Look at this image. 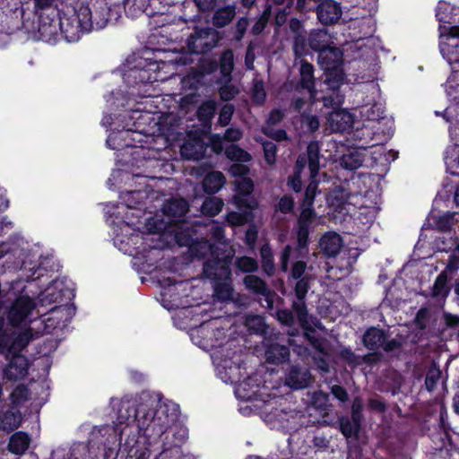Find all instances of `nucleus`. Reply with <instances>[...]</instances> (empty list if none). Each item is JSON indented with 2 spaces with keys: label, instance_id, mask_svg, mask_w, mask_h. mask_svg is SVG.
Wrapping results in <instances>:
<instances>
[{
  "label": "nucleus",
  "instance_id": "nucleus-1",
  "mask_svg": "<svg viewBox=\"0 0 459 459\" xmlns=\"http://www.w3.org/2000/svg\"><path fill=\"white\" fill-rule=\"evenodd\" d=\"M179 407L173 402L159 403L154 412L138 420L143 434L154 438L160 437L178 419Z\"/></svg>",
  "mask_w": 459,
  "mask_h": 459
},
{
  "label": "nucleus",
  "instance_id": "nucleus-2",
  "mask_svg": "<svg viewBox=\"0 0 459 459\" xmlns=\"http://www.w3.org/2000/svg\"><path fill=\"white\" fill-rule=\"evenodd\" d=\"M221 39L213 28H195L187 39V48L193 54H204L214 48Z\"/></svg>",
  "mask_w": 459,
  "mask_h": 459
},
{
  "label": "nucleus",
  "instance_id": "nucleus-3",
  "mask_svg": "<svg viewBox=\"0 0 459 459\" xmlns=\"http://www.w3.org/2000/svg\"><path fill=\"white\" fill-rule=\"evenodd\" d=\"M233 255H221L220 252L215 256L209 258L204 262L203 272L206 278L217 281H227L231 276L230 264Z\"/></svg>",
  "mask_w": 459,
  "mask_h": 459
},
{
  "label": "nucleus",
  "instance_id": "nucleus-4",
  "mask_svg": "<svg viewBox=\"0 0 459 459\" xmlns=\"http://www.w3.org/2000/svg\"><path fill=\"white\" fill-rule=\"evenodd\" d=\"M4 319H0V352L9 356L10 353H18L24 349L32 339L30 329L20 333L11 343L9 335L3 330Z\"/></svg>",
  "mask_w": 459,
  "mask_h": 459
},
{
  "label": "nucleus",
  "instance_id": "nucleus-5",
  "mask_svg": "<svg viewBox=\"0 0 459 459\" xmlns=\"http://www.w3.org/2000/svg\"><path fill=\"white\" fill-rule=\"evenodd\" d=\"M34 307L35 304L30 297H19L9 310L8 319L10 323L13 325L25 323Z\"/></svg>",
  "mask_w": 459,
  "mask_h": 459
},
{
  "label": "nucleus",
  "instance_id": "nucleus-6",
  "mask_svg": "<svg viewBox=\"0 0 459 459\" xmlns=\"http://www.w3.org/2000/svg\"><path fill=\"white\" fill-rule=\"evenodd\" d=\"M319 22L324 25L336 23L342 17L341 4L333 0H323L316 7Z\"/></svg>",
  "mask_w": 459,
  "mask_h": 459
},
{
  "label": "nucleus",
  "instance_id": "nucleus-7",
  "mask_svg": "<svg viewBox=\"0 0 459 459\" xmlns=\"http://www.w3.org/2000/svg\"><path fill=\"white\" fill-rule=\"evenodd\" d=\"M319 250L328 257L336 256L343 247L342 238L334 231L325 232L319 239Z\"/></svg>",
  "mask_w": 459,
  "mask_h": 459
},
{
  "label": "nucleus",
  "instance_id": "nucleus-8",
  "mask_svg": "<svg viewBox=\"0 0 459 459\" xmlns=\"http://www.w3.org/2000/svg\"><path fill=\"white\" fill-rule=\"evenodd\" d=\"M243 283L247 290L255 295L265 297L268 307H273V292L263 279L254 274H248L244 277Z\"/></svg>",
  "mask_w": 459,
  "mask_h": 459
},
{
  "label": "nucleus",
  "instance_id": "nucleus-9",
  "mask_svg": "<svg viewBox=\"0 0 459 459\" xmlns=\"http://www.w3.org/2000/svg\"><path fill=\"white\" fill-rule=\"evenodd\" d=\"M310 380L309 371L298 366H292L285 377V384L292 389L306 388Z\"/></svg>",
  "mask_w": 459,
  "mask_h": 459
},
{
  "label": "nucleus",
  "instance_id": "nucleus-10",
  "mask_svg": "<svg viewBox=\"0 0 459 459\" xmlns=\"http://www.w3.org/2000/svg\"><path fill=\"white\" fill-rule=\"evenodd\" d=\"M13 358L4 370V375L9 380H19L27 375L28 362L27 359L17 353H10Z\"/></svg>",
  "mask_w": 459,
  "mask_h": 459
},
{
  "label": "nucleus",
  "instance_id": "nucleus-11",
  "mask_svg": "<svg viewBox=\"0 0 459 459\" xmlns=\"http://www.w3.org/2000/svg\"><path fill=\"white\" fill-rule=\"evenodd\" d=\"M206 145L201 138L187 139L180 149V153L186 160H200L204 157Z\"/></svg>",
  "mask_w": 459,
  "mask_h": 459
},
{
  "label": "nucleus",
  "instance_id": "nucleus-12",
  "mask_svg": "<svg viewBox=\"0 0 459 459\" xmlns=\"http://www.w3.org/2000/svg\"><path fill=\"white\" fill-rule=\"evenodd\" d=\"M342 52L337 48H326L318 55V62L325 71L334 70L342 63Z\"/></svg>",
  "mask_w": 459,
  "mask_h": 459
},
{
  "label": "nucleus",
  "instance_id": "nucleus-13",
  "mask_svg": "<svg viewBox=\"0 0 459 459\" xmlns=\"http://www.w3.org/2000/svg\"><path fill=\"white\" fill-rule=\"evenodd\" d=\"M180 245H188L191 255L197 258H205L208 256L211 258L215 256V254L219 252L217 247L205 239L194 242L186 241V243H180Z\"/></svg>",
  "mask_w": 459,
  "mask_h": 459
},
{
  "label": "nucleus",
  "instance_id": "nucleus-14",
  "mask_svg": "<svg viewBox=\"0 0 459 459\" xmlns=\"http://www.w3.org/2000/svg\"><path fill=\"white\" fill-rule=\"evenodd\" d=\"M299 75L300 79L297 88L307 90L310 96L313 98L316 94L313 65L307 61L302 60L299 68Z\"/></svg>",
  "mask_w": 459,
  "mask_h": 459
},
{
  "label": "nucleus",
  "instance_id": "nucleus-15",
  "mask_svg": "<svg viewBox=\"0 0 459 459\" xmlns=\"http://www.w3.org/2000/svg\"><path fill=\"white\" fill-rule=\"evenodd\" d=\"M329 126L333 132H342L351 126L352 123L351 116L349 112L342 109H334L328 116Z\"/></svg>",
  "mask_w": 459,
  "mask_h": 459
},
{
  "label": "nucleus",
  "instance_id": "nucleus-16",
  "mask_svg": "<svg viewBox=\"0 0 459 459\" xmlns=\"http://www.w3.org/2000/svg\"><path fill=\"white\" fill-rule=\"evenodd\" d=\"M162 212L170 219L169 222L184 216L188 211V204L184 199H171L162 205Z\"/></svg>",
  "mask_w": 459,
  "mask_h": 459
},
{
  "label": "nucleus",
  "instance_id": "nucleus-17",
  "mask_svg": "<svg viewBox=\"0 0 459 459\" xmlns=\"http://www.w3.org/2000/svg\"><path fill=\"white\" fill-rule=\"evenodd\" d=\"M332 43V36L328 33L327 30H313L308 35V45L314 51L320 53Z\"/></svg>",
  "mask_w": 459,
  "mask_h": 459
},
{
  "label": "nucleus",
  "instance_id": "nucleus-18",
  "mask_svg": "<svg viewBox=\"0 0 459 459\" xmlns=\"http://www.w3.org/2000/svg\"><path fill=\"white\" fill-rule=\"evenodd\" d=\"M123 78L127 84L134 85L149 82L150 74L148 70L134 65V67L124 68Z\"/></svg>",
  "mask_w": 459,
  "mask_h": 459
},
{
  "label": "nucleus",
  "instance_id": "nucleus-19",
  "mask_svg": "<svg viewBox=\"0 0 459 459\" xmlns=\"http://www.w3.org/2000/svg\"><path fill=\"white\" fill-rule=\"evenodd\" d=\"M385 333L383 330L371 327L363 334V344L370 351H377L385 343Z\"/></svg>",
  "mask_w": 459,
  "mask_h": 459
},
{
  "label": "nucleus",
  "instance_id": "nucleus-20",
  "mask_svg": "<svg viewBox=\"0 0 459 459\" xmlns=\"http://www.w3.org/2000/svg\"><path fill=\"white\" fill-rule=\"evenodd\" d=\"M74 21L79 25L81 31H89L94 28L99 29L101 28V25L98 22L96 26H94L93 22L91 20V11L86 5H81L76 13L74 14Z\"/></svg>",
  "mask_w": 459,
  "mask_h": 459
},
{
  "label": "nucleus",
  "instance_id": "nucleus-21",
  "mask_svg": "<svg viewBox=\"0 0 459 459\" xmlns=\"http://www.w3.org/2000/svg\"><path fill=\"white\" fill-rule=\"evenodd\" d=\"M310 405L323 412L324 415L327 414L328 410L331 407L330 395L322 390L307 393Z\"/></svg>",
  "mask_w": 459,
  "mask_h": 459
},
{
  "label": "nucleus",
  "instance_id": "nucleus-22",
  "mask_svg": "<svg viewBox=\"0 0 459 459\" xmlns=\"http://www.w3.org/2000/svg\"><path fill=\"white\" fill-rule=\"evenodd\" d=\"M289 349L278 343L271 344L265 351L266 360L270 363L279 364L286 361L289 359Z\"/></svg>",
  "mask_w": 459,
  "mask_h": 459
},
{
  "label": "nucleus",
  "instance_id": "nucleus-23",
  "mask_svg": "<svg viewBox=\"0 0 459 459\" xmlns=\"http://www.w3.org/2000/svg\"><path fill=\"white\" fill-rule=\"evenodd\" d=\"M226 178L220 171L208 173L203 181L204 190L210 194L217 193L225 184Z\"/></svg>",
  "mask_w": 459,
  "mask_h": 459
},
{
  "label": "nucleus",
  "instance_id": "nucleus-24",
  "mask_svg": "<svg viewBox=\"0 0 459 459\" xmlns=\"http://www.w3.org/2000/svg\"><path fill=\"white\" fill-rule=\"evenodd\" d=\"M307 155L308 160V168L310 170L311 178H316L320 166H319V158H320V147L317 142H311L307 145Z\"/></svg>",
  "mask_w": 459,
  "mask_h": 459
},
{
  "label": "nucleus",
  "instance_id": "nucleus-25",
  "mask_svg": "<svg viewBox=\"0 0 459 459\" xmlns=\"http://www.w3.org/2000/svg\"><path fill=\"white\" fill-rule=\"evenodd\" d=\"M59 27L67 40L72 41L79 39L81 30L79 25L74 21V16L72 18L66 16L61 17Z\"/></svg>",
  "mask_w": 459,
  "mask_h": 459
},
{
  "label": "nucleus",
  "instance_id": "nucleus-26",
  "mask_svg": "<svg viewBox=\"0 0 459 459\" xmlns=\"http://www.w3.org/2000/svg\"><path fill=\"white\" fill-rule=\"evenodd\" d=\"M29 436L23 432H17L11 437L8 448L13 454L22 455L29 448Z\"/></svg>",
  "mask_w": 459,
  "mask_h": 459
},
{
  "label": "nucleus",
  "instance_id": "nucleus-27",
  "mask_svg": "<svg viewBox=\"0 0 459 459\" xmlns=\"http://www.w3.org/2000/svg\"><path fill=\"white\" fill-rule=\"evenodd\" d=\"M234 289L231 280L217 281L214 283L213 296L220 301H229L233 299Z\"/></svg>",
  "mask_w": 459,
  "mask_h": 459
},
{
  "label": "nucleus",
  "instance_id": "nucleus-28",
  "mask_svg": "<svg viewBox=\"0 0 459 459\" xmlns=\"http://www.w3.org/2000/svg\"><path fill=\"white\" fill-rule=\"evenodd\" d=\"M126 13L132 17L140 13H146L150 16V5L148 0H124Z\"/></svg>",
  "mask_w": 459,
  "mask_h": 459
},
{
  "label": "nucleus",
  "instance_id": "nucleus-29",
  "mask_svg": "<svg viewBox=\"0 0 459 459\" xmlns=\"http://www.w3.org/2000/svg\"><path fill=\"white\" fill-rule=\"evenodd\" d=\"M236 273H253L259 268L258 262L250 256L242 255L235 258Z\"/></svg>",
  "mask_w": 459,
  "mask_h": 459
},
{
  "label": "nucleus",
  "instance_id": "nucleus-30",
  "mask_svg": "<svg viewBox=\"0 0 459 459\" xmlns=\"http://www.w3.org/2000/svg\"><path fill=\"white\" fill-rule=\"evenodd\" d=\"M235 9L230 6L217 10L212 16V23L217 28L228 25L235 17Z\"/></svg>",
  "mask_w": 459,
  "mask_h": 459
},
{
  "label": "nucleus",
  "instance_id": "nucleus-31",
  "mask_svg": "<svg viewBox=\"0 0 459 459\" xmlns=\"http://www.w3.org/2000/svg\"><path fill=\"white\" fill-rule=\"evenodd\" d=\"M216 109H217V103L214 100H209L203 102L197 110L198 119L203 124L211 123V120L213 117V116L216 112Z\"/></svg>",
  "mask_w": 459,
  "mask_h": 459
},
{
  "label": "nucleus",
  "instance_id": "nucleus-32",
  "mask_svg": "<svg viewBox=\"0 0 459 459\" xmlns=\"http://www.w3.org/2000/svg\"><path fill=\"white\" fill-rule=\"evenodd\" d=\"M262 268L266 275L272 276L274 274L275 266L273 262V255L269 245H264L260 249Z\"/></svg>",
  "mask_w": 459,
  "mask_h": 459
},
{
  "label": "nucleus",
  "instance_id": "nucleus-33",
  "mask_svg": "<svg viewBox=\"0 0 459 459\" xmlns=\"http://www.w3.org/2000/svg\"><path fill=\"white\" fill-rule=\"evenodd\" d=\"M223 202L216 196L207 197L202 206L201 212L207 216L212 217L217 215L222 209Z\"/></svg>",
  "mask_w": 459,
  "mask_h": 459
},
{
  "label": "nucleus",
  "instance_id": "nucleus-34",
  "mask_svg": "<svg viewBox=\"0 0 459 459\" xmlns=\"http://www.w3.org/2000/svg\"><path fill=\"white\" fill-rule=\"evenodd\" d=\"M447 275L446 272H441L437 277L432 288V297L446 299L449 293V288L446 286Z\"/></svg>",
  "mask_w": 459,
  "mask_h": 459
},
{
  "label": "nucleus",
  "instance_id": "nucleus-35",
  "mask_svg": "<svg viewBox=\"0 0 459 459\" xmlns=\"http://www.w3.org/2000/svg\"><path fill=\"white\" fill-rule=\"evenodd\" d=\"M248 330L255 333H264L266 330L264 318L257 315H247L245 321Z\"/></svg>",
  "mask_w": 459,
  "mask_h": 459
},
{
  "label": "nucleus",
  "instance_id": "nucleus-36",
  "mask_svg": "<svg viewBox=\"0 0 459 459\" xmlns=\"http://www.w3.org/2000/svg\"><path fill=\"white\" fill-rule=\"evenodd\" d=\"M21 423V416L11 411H7L0 420V428L7 432L17 429Z\"/></svg>",
  "mask_w": 459,
  "mask_h": 459
},
{
  "label": "nucleus",
  "instance_id": "nucleus-37",
  "mask_svg": "<svg viewBox=\"0 0 459 459\" xmlns=\"http://www.w3.org/2000/svg\"><path fill=\"white\" fill-rule=\"evenodd\" d=\"M292 309L294 310L299 323L302 327L308 325V313L305 302V299H297L292 302Z\"/></svg>",
  "mask_w": 459,
  "mask_h": 459
},
{
  "label": "nucleus",
  "instance_id": "nucleus-38",
  "mask_svg": "<svg viewBox=\"0 0 459 459\" xmlns=\"http://www.w3.org/2000/svg\"><path fill=\"white\" fill-rule=\"evenodd\" d=\"M346 52H350L354 59L362 58L373 53L372 49L367 47L362 40L349 44Z\"/></svg>",
  "mask_w": 459,
  "mask_h": 459
},
{
  "label": "nucleus",
  "instance_id": "nucleus-39",
  "mask_svg": "<svg viewBox=\"0 0 459 459\" xmlns=\"http://www.w3.org/2000/svg\"><path fill=\"white\" fill-rule=\"evenodd\" d=\"M234 67V55L231 49L224 51L220 58V68L224 77H229Z\"/></svg>",
  "mask_w": 459,
  "mask_h": 459
},
{
  "label": "nucleus",
  "instance_id": "nucleus-40",
  "mask_svg": "<svg viewBox=\"0 0 459 459\" xmlns=\"http://www.w3.org/2000/svg\"><path fill=\"white\" fill-rule=\"evenodd\" d=\"M272 15V5L271 4H267L265 8L264 9L262 14L258 18V20L255 22L252 27V33L255 35L260 34L264 29L266 27L269 19Z\"/></svg>",
  "mask_w": 459,
  "mask_h": 459
},
{
  "label": "nucleus",
  "instance_id": "nucleus-41",
  "mask_svg": "<svg viewBox=\"0 0 459 459\" xmlns=\"http://www.w3.org/2000/svg\"><path fill=\"white\" fill-rule=\"evenodd\" d=\"M359 428L360 422H354L352 420L347 418L340 420L341 432L347 438L357 436Z\"/></svg>",
  "mask_w": 459,
  "mask_h": 459
},
{
  "label": "nucleus",
  "instance_id": "nucleus-42",
  "mask_svg": "<svg viewBox=\"0 0 459 459\" xmlns=\"http://www.w3.org/2000/svg\"><path fill=\"white\" fill-rule=\"evenodd\" d=\"M251 93L253 101L255 104L261 105L264 102L266 99V92L264 90V82L262 80L256 78L254 79Z\"/></svg>",
  "mask_w": 459,
  "mask_h": 459
},
{
  "label": "nucleus",
  "instance_id": "nucleus-43",
  "mask_svg": "<svg viewBox=\"0 0 459 459\" xmlns=\"http://www.w3.org/2000/svg\"><path fill=\"white\" fill-rule=\"evenodd\" d=\"M440 377H441L440 369L437 367L436 364H433L429 368L427 375H426V379H425L426 388L429 392L433 391L436 388Z\"/></svg>",
  "mask_w": 459,
  "mask_h": 459
},
{
  "label": "nucleus",
  "instance_id": "nucleus-44",
  "mask_svg": "<svg viewBox=\"0 0 459 459\" xmlns=\"http://www.w3.org/2000/svg\"><path fill=\"white\" fill-rule=\"evenodd\" d=\"M234 112L235 106L233 104L223 105L219 113L218 124L222 127L227 126L231 121Z\"/></svg>",
  "mask_w": 459,
  "mask_h": 459
},
{
  "label": "nucleus",
  "instance_id": "nucleus-45",
  "mask_svg": "<svg viewBox=\"0 0 459 459\" xmlns=\"http://www.w3.org/2000/svg\"><path fill=\"white\" fill-rule=\"evenodd\" d=\"M226 153L228 158L230 160H235L240 162H247L251 160V155L247 152L236 145H232L228 148Z\"/></svg>",
  "mask_w": 459,
  "mask_h": 459
},
{
  "label": "nucleus",
  "instance_id": "nucleus-46",
  "mask_svg": "<svg viewBox=\"0 0 459 459\" xmlns=\"http://www.w3.org/2000/svg\"><path fill=\"white\" fill-rule=\"evenodd\" d=\"M312 276L304 275L302 278L298 279L295 286V296L297 299H305L310 288V281Z\"/></svg>",
  "mask_w": 459,
  "mask_h": 459
},
{
  "label": "nucleus",
  "instance_id": "nucleus-47",
  "mask_svg": "<svg viewBox=\"0 0 459 459\" xmlns=\"http://www.w3.org/2000/svg\"><path fill=\"white\" fill-rule=\"evenodd\" d=\"M315 217L316 213L315 211L312 209V206L304 205V203H302L301 212L298 220V225L310 226Z\"/></svg>",
  "mask_w": 459,
  "mask_h": 459
},
{
  "label": "nucleus",
  "instance_id": "nucleus-48",
  "mask_svg": "<svg viewBox=\"0 0 459 459\" xmlns=\"http://www.w3.org/2000/svg\"><path fill=\"white\" fill-rule=\"evenodd\" d=\"M342 74L337 70L327 71L325 82L333 91L337 90L342 83Z\"/></svg>",
  "mask_w": 459,
  "mask_h": 459
},
{
  "label": "nucleus",
  "instance_id": "nucleus-49",
  "mask_svg": "<svg viewBox=\"0 0 459 459\" xmlns=\"http://www.w3.org/2000/svg\"><path fill=\"white\" fill-rule=\"evenodd\" d=\"M362 162L363 160L359 154L350 153L342 158V164L350 170L358 169L362 165Z\"/></svg>",
  "mask_w": 459,
  "mask_h": 459
},
{
  "label": "nucleus",
  "instance_id": "nucleus-50",
  "mask_svg": "<svg viewBox=\"0 0 459 459\" xmlns=\"http://www.w3.org/2000/svg\"><path fill=\"white\" fill-rule=\"evenodd\" d=\"M301 124L309 133L316 132L320 126L318 117L316 116L312 115H301Z\"/></svg>",
  "mask_w": 459,
  "mask_h": 459
},
{
  "label": "nucleus",
  "instance_id": "nucleus-51",
  "mask_svg": "<svg viewBox=\"0 0 459 459\" xmlns=\"http://www.w3.org/2000/svg\"><path fill=\"white\" fill-rule=\"evenodd\" d=\"M294 200L291 196L283 195L275 205V211L281 213H290L293 211Z\"/></svg>",
  "mask_w": 459,
  "mask_h": 459
},
{
  "label": "nucleus",
  "instance_id": "nucleus-52",
  "mask_svg": "<svg viewBox=\"0 0 459 459\" xmlns=\"http://www.w3.org/2000/svg\"><path fill=\"white\" fill-rule=\"evenodd\" d=\"M317 181L316 178H312V181L308 184V186L306 188L305 196L302 201L304 203V205L312 206L314 204V199L316 194L317 190Z\"/></svg>",
  "mask_w": 459,
  "mask_h": 459
},
{
  "label": "nucleus",
  "instance_id": "nucleus-53",
  "mask_svg": "<svg viewBox=\"0 0 459 459\" xmlns=\"http://www.w3.org/2000/svg\"><path fill=\"white\" fill-rule=\"evenodd\" d=\"M363 110L361 113L367 117L369 120H377L380 117H382L383 110L381 107L377 104H374L371 107H368V105H364L362 107Z\"/></svg>",
  "mask_w": 459,
  "mask_h": 459
},
{
  "label": "nucleus",
  "instance_id": "nucleus-54",
  "mask_svg": "<svg viewBox=\"0 0 459 459\" xmlns=\"http://www.w3.org/2000/svg\"><path fill=\"white\" fill-rule=\"evenodd\" d=\"M265 161L269 165L274 164L276 160V144L272 142H265L263 143Z\"/></svg>",
  "mask_w": 459,
  "mask_h": 459
},
{
  "label": "nucleus",
  "instance_id": "nucleus-55",
  "mask_svg": "<svg viewBox=\"0 0 459 459\" xmlns=\"http://www.w3.org/2000/svg\"><path fill=\"white\" fill-rule=\"evenodd\" d=\"M429 318V310L427 307H421L416 314L414 324L420 330L427 327V322Z\"/></svg>",
  "mask_w": 459,
  "mask_h": 459
},
{
  "label": "nucleus",
  "instance_id": "nucleus-56",
  "mask_svg": "<svg viewBox=\"0 0 459 459\" xmlns=\"http://www.w3.org/2000/svg\"><path fill=\"white\" fill-rule=\"evenodd\" d=\"M56 31V25L52 21L50 22H47L43 18L40 19L39 23V32L44 38L51 37Z\"/></svg>",
  "mask_w": 459,
  "mask_h": 459
},
{
  "label": "nucleus",
  "instance_id": "nucleus-57",
  "mask_svg": "<svg viewBox=\"0 0 459 459\" xmlns=\"http://www.w3.org/2000/svg\"><path fill=\"white\" fill-rule=\"evenodd\" d=\"M219 94L221 100L229 101L233 100L238 94V90L234 85H223L220 88Z\"/></svg>",
  "mask_w": 459,
  "mask_h": 459
},
{
  "label": "nucleus",
  "instance_id": "nucleus-58",
  "mask_svg": "<svg viewBox=\"0 0 459 459\" xmlns=\"http://www.w3.org/2000/svg\"><path fill=\"white\" fill-rule=\"evenodd\" d=\"M304 328L306 329L304 337L311 343L315 349L319 351L321 353H324L325 350L321 341L314 335L315 330L311 327H307V325H306Z\"/></svg>",
  "mask_w": 459,
  "mask_h": 459
},
{
  "label": "nucleus",
  "instance_id": "nucleus-59",
  "mask_svg": "<svg viewBox=\"0 0 459 459\" xmlns=\"http://www.w3.org/2000/svg\"><path fill=\"white\" fill-rule=\"evenodd\" d=\"M363 403L361 398L355 397L351 406V420L354 422H360L362 419Z\"/></svg>",
  "mask_w": 459,
  "mask_h": 459
},
{
  "label": "nucleus",
  "instance_id": "nucleus-60",
  "mask_svg": "<svg viewBox=\"0 0 459 459\" xmlns=\"http://www.w3.org/2000/svg\"><path fill=\"white\" fill-rule=\"evenodd\" d=\"M236 184L241 195H249L254 190V184L250 178H241L236 181Z\"/></svg>",
  "mask_w": 459,
  "mask_h": 459
},
{
  "label": "nucleus",
  "instance_id": "nucleus-61",
  "mask_svg": "<svg viewBox=\"0 0 459 459\" xmlns=\"http://www.w3.org/2000/svg\"><path fill=\"white\" fill-rule=\"evenodd\" d=\"M306 38L304 34L295 35L293 39V51L296 56H301L305 51Z\"/></svg>",
  "mask_w": 459,
  "mask_h": 459
},
{
  "label": "nucleus",
  "instance_id": "nucleus-62",
  "mask_svg": "<svg viewBox=\"0 0 459 459\" xmlns=\"http://www.w3.org/2000/svg\"><path fill=\"white\" fill-rule=\"evenodd\" d=\"M310 226L298 225V243L299 247H305L307 244Z\"/></svg>",
  "mask_w": 459,
  "mask_h": 459
},
{
  "label": "nucleus",
  "instance_id": "nucleus-63",
  "mask_svg": "<svg viewBox=\"0 0 459 459\" xmlns=\"http://www.w3.org/2000/svg\"><path fill=\"white\" fill-rule=\"evenodd\" d=\"M150 5V16H153L158 13H163L166 5H168V0H148Z\"/></svg>",
  "mask_w": 459,
  "mask_h": 459
},
{
  "label": "nucleus",
  "instance_id": "nucleus-64",
  "mask_svg": "<svg viewBox=\"0 0 459 459\" xmlns=\"http://www.w3.org/2000/svg\"><path fill=\"white\" fill-rule=\"evenodd\" d=\"M307 269V264L304 261H297L293 264L290 275L294 280L302 278Z\"/></svg>",
  "mask_w": 459,
  "mask_h": 459
}]
</instances>
